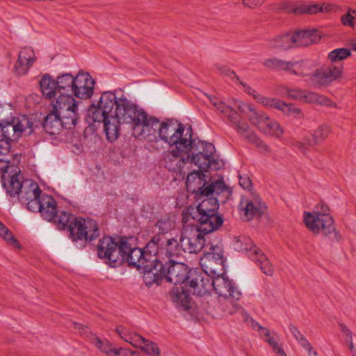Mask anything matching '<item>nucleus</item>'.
Here are the masks:
<instances>
[{"instance_id":"9d476101","label":"nucleus","mask_w":356,"mask_h":356,"mask_svg":"<svg viewBox=\"0 0 356 356\" xmlns=\"http://www.w3.org/2000/svg\"><path fill=\"white\" fill-rule=\"evenodd\" d=\"M129 114L125 118L124 123L132 125L133 135L139 139L155 137L160 127V121L155 117L147 114L136 104L129 110Z\"/></svg>"},{"instance_id":"864d4df0","label":"nucleus","mask_w":356,"mask_h":356,"mask_svg":"<svg viewBox=\"0 0 356 356\" xmlns=\"http://www.w3.org/2000/svg\"><path fill=\"white\" fill-rule=\"evenodd\" d=\"M43 195L39 196V197L33 198V200H28L27 202H24V204L26 205L27 209L31 211H39L42 208L43 204Z\"/></svg>"},{"instance_id":"393cba45","label":"nucleus","mask_w":356,"mask_h":356,"mask_svg":"<svg viewBox=\"0 0 356 356\" xmlns=\"http://www.w3.org/2000/svg\"><path fill=\"white\" fill-rule=\"evenodd\" d=\"M224 289H226V294L224 295V305L226 311L229 314L230 310H234V304L238 303L242 296V292L238 286L225 275L224 273Z\"/></svg>"},{"instance_id":"58836bf2","label":"nucleus","mask_w":356,"mask_h":356,"mask_svg":"<svg viewBox=\"0 0 356 356\" xmlns=\"http://www.w3.org/2000/svg\"><path fill=\"white\" fill-rule=\"evenodd\" d=\"M224 76H226L230 79V80H232L234 83H239L243 87V90L248 95L252 96L254 99L257 102V98L256 97L260 96L261 94L257 93L255 90H254L250 86L243 81H241L234 72L229 70H224Z\"/></svg>"},{"instance_id":"6e6552de","label":"nucleus","mask_w":356,"mask_h":356,"mask_svg":"<svg viewBox=\"0 0 356 356\" xmlns=\"http://www.w3.org/2000/svg\"><path fill=\"white\" fill-rule=\"evenodd\" d=\"M186 186L189 193L195 194L197 200L210 195H219L222 191V179L211 181L208 170L200 169L190 172L186 178Z\"/></svg>"},{"instance_id":"0e129e2a","label":"nucleus","mask_w":356,"mask_h":356,"mask_svg":"<svg viewBox=\"0 0 356 356\" xmlns=\"http://www.w3.org/2000/svg\"><path fill=\"white\" fill-rule=\"evenodd\" d=\"M339 9V6L336 4H323V13L336 12Z\"/></svg>"},{"instance_id":"774afa93","label":"nucleus","mask_w":356,"mask_h":356,"mask_svg":"<svg viewBox=\"0 0 356 356\" xmlns=\"http://www.w3.org/2000/svg\"><path fill=\"white\" fill-rule=\"evenodd\" d=\"M232 195V188L224 184V197H226L227 200H229L231 199Z\"/></svg>"},{"instance_id":"c03bdc74","label":"nucleus","mask_w":356,"mask_h":356,"mask_svg":"<svg viewBox=\"0 0 356 356\" xmlns=\"http://www.w3.org/2000/svg\"><path fill=\"white\" fill-rule=\"evenodd\" d=\"M310 3H289L286 5L285 9L289 13H292L296 15H300V14H309L310 13V8H311Z\"/></svg>"},{"instance_id":"a19ab883","label":"nucleus","mask_w":356,"mask_h":356,"mask_svg":"<svg viewBox=\"0 0 356 356\" xmlns=\"http://www.w3.org/2000/svg\"><path fill=\"white\" fill-rule=\"evenodd\" d=\"M235 313L241 314L244 321L248 323L254 330L259 332V327H262L258 322L254 320L249 316L247 311L241 307L238 303L234 304V310L229 311V314H234Z\"/></svg>"},{"instance_id":"4c0bfd02","label":"nucleus","mask_w":356,"mask_h":356,"mask_svg":"<svg viewBox=\"0 0 356 356\" xmlns=\"http://www.w3.org/2000/svg\"><path fill=\"white\" fill-rule=\"evenodd\" d=\"M116 332L123 340L135 347H138L140 345L139 341L143 340L141 335L131 332L129 328L123 325L118 326Z\"/></svg>"},{"instance_id":"7c9ffc66","label":"nucleus","mask_w":356,"mask_h":356,"mask_svg":"<svg viewBox=\"0 0 356 356\" xmlns=\"http://www.w3.org/2000/svg\"><path fill=\"white\" fill-rule=\"evenodd\" d=\"M39 83L44 96L49 99L54 98L56 101L57 100L59 92L57 90L56 80L53 79L49 74H46L41 77Z\"/></svg>"},{"instance_id":"bb28decb","label":"nucleus","mask_w":356,"mask_h":356,"mask_svg":"<svg viewBox=\"0 0 356 356\" xmlns=\"http://www.w3.org/2000/svg\"><path fill=\"white\" fill-rule=\"evenodd\" d=\"M56 83L57 90L59 92L57 100H59L63 96L73 97L72 92L75 83V76L70 73H65L57 76Z\"/></svg>"},{"instance_id":"37998d69","label":"nucleus","mask_w":356,"mask_h":356,"mask_svg":"<svg viewBox=\"0 0 356 356\" xmlns=\"http://www.w3.org/2000/svg\"><path fill=\"white\" fill-rule=\"evenodd\" d=\"M331 128L327 124H322L318 127L313 134V143L310 145H314L323 141L330 134Z\"/></svg>"},{"instance_id":"39448f33","label":"nucleus","mask_w":356,"mask_h":356,"mask_svg":"<svg viewBox=\"0 0 356 356\" xmlns=\"http://www.w3.org/2000/svg\"><path fill=\"white\" fill-rule=\"evenodd\" d=\"M54 109L44 120L40 121L38 127L42 125L49 135L58 134L63 129L74 128L79 119L78 102L74 97L63 96L52 104Z\"/></svg>"},{"instance_id":"680f3d73","label":"nucleus","mask_w":356,"mask_h":356,"mask_svg":"<svg viewBox=\"0 0 356 356\" xmlns=\"http://www.w3.org/2000/svg\"><path fill=\"white\" fill-rule=\"evenodd\" d=\"M266 341L271 346L273 351H276V349L280 347L278 344L277 336L275 334L271 335L268 339H266Z\"/></svg>"},{"instance_id":"e433bc0d","label":"nucleus","mask_w":356,"mask_h":356,"mask_svg":"<svg viewBox=\"0 0 356 356\" xmlns=\"http://www.w3.org/2000/svg\"><path fill=\"white\" fill-rule=\"evenodd\" d=\"M288 71L298 76H309L313 81L314 72L313 73L312 65L309 62H290Z\"/></svg>"},{"instance_id":"ddd939ff","label":"nucleus","mask_w":356,"mask_h":356,"mask_svg":"<svg viewBox=\"0 0 356 356\" xmlns=\"http://www.w3.org/2000/svg\"><path fill=\"white\" fill-rule=\"evenodd\" d=\"M70 238L80 248L86 243L95 240L99 236L97 223L91 218H76L68 226Z\"/></svg>"},{"instance_id":"6e6d98bb","label":"nucleus","mask_w":356,"mask_h":356,"mask_svg":"<svg viewBox=\"0 0 356 356\" xmlns=\"http://www.w3.org/2000/svg\"><path fill=\"white\" fill-rule=\"evenodd\" d=\"M340 329L341 331L346 334L349 338V349L353 353V356H356V348L354 346L353 341V337H352V333L350 330L343 324H340Z\"/></svg>"},{"instance_id":"2eb2a0df","label":"nucleus","mask_w":356,"mask_h":356,"mask_svg":"<svg viewBox=\"0 0 356 356\" xmlns=\"http://www.w3.org/2000/svg\"><path fill=\"white\" fill-rule=\"evenodd\" d=\"M183 230L179 241L181 243L184 252L197 253L200 252L205 243L204 235L211 232H206L201 229V224L194 225L190 222L184 223L183 221Z\"/></svg>"},{"instance_id":"c9c22d12","label":"nucleus","mask_w":356,"mask_h":356,"mask_svg":"<svg viewBox=\"0 0 356 356\" xmlns=\"http://www.w3.org/2000/svg\"><path fill=\"white\" fill-rule=\"evenodd\" d=\"M230 245L236 251H249L254 252L257 249L253 244L252 239L247 236H240L234 237L230 240Z\"/></svg>"},{"instance_id":"412c9836","label":"nucleus","mask_w":356,"mask_h":356,"mask_svg":"<svg viewBox=\"0 0 356 356\" xmlns=\"http://www.w3.org/2000/svg\"><path fill=\"white\" fill-rule=\"evenodd\" d=\"M95 80L88 72L79 71L75 76L72 95L81 99L90 98L94 93Z\"/></svg>"},{"instance_id":"bf43d9fd","label":"nucleus","mask_w":356,"mask_h":356,"mask_svg":"<svg viewBox=\"0 0 356 356\" xmlns=\"http://www.w3.org/2000/svg\"><path fill=\"white\" fill-rule=\"evenodd\" d=\"M310 143H313V140H306L305 141H297L295 144V146L302 154H306L308 150V147L311 146L309 145Z\"/></svg>"},{"instance_id":"f8f14e48","label":"nucleus","mask_w":356,"mask_h":356,"mask_svg":"<svg viewBox=\"0 0 356 356\" xmlns=\"http://www.w3.org/2000/svg\"><path fill=\"white\" fill-rule=\"evenodd\" d=\"M192 133H189V141L191 148L188 149L190 154L189 163H193L204 170L209 169H218L219 168L217 161L215 159V147L213 144L205 141L192 139Z\"/></svg>"},{"instance_id":"f3484780","label":"nucleus","mask_w":356,"mask_h":356,"mask_svg":"<svg viewBox=\"0 0 356 356\" xmlns=\"http://www.w3.org/2000/svg\"><path fill=\"white\" fill-rule=\"evenodd\" d=\"M158 265L161 268L163 279L175 285L180 284L186 285L189 273L192 270H188L187 266L184 264L175 261L166 262L165 264H162L160 261Z\"/></svg>"},{"instance_id":"49530a36","label":"nucleus","mask_w":356,"mask_h":356,"mask_svg":"<svg viewBox=\"0 0 356 356\" xmlns=\"http://www.w3.org/2000/svg\"><path fill=\"white\" fill-rule=\"evenodd\" d=\"M263 65L269 69L288 70L289 69L290 62H286L276 58H272L265 60Z\"/></svg>"},{"instance_id":"603ef678","label":"nucleus","mask_w":356,"mask_h":356,"mask_svg":"<svg viewBox=\"0 0 356 356\" xmlns=\"http://www.w3.org/2000/svg\"><path fill=\"white\" fill-rule=\"evenodd\" d=\"M173 224L169 218L160 219L157 221L156 227L159 229V234L165 235L167 232L172 229Z\"/></svg>"},{"instance_id":"dca6fc26","label":"nucleus","mask_w":356,"mask_h":356,"mask_svg":"<svg viewBox=\"0 0 356 356\" xmlns=\"http://www.w3.org/2000/svg\"><path fill=\"white\" fill-rule=\"evenodd\" d=\"M227 118L232 122L234 129L245 140L259 148L262 153H270V149L253 131L250 125L238 114H227Z\"/></svg>"},{"instance_id":"4d7b16f0","label":"nucleus","mask_w":356,"mask_h":356,"mask_svg":"<svg viewBox=\"0 0 356 356\" xmlns=\"http://www.w3.org/2000/svg\"><path fill=\"white\" fill-rule=\"evenodd\" d=\"M238 183L240 186L245 190H249L252 187V181L247 175H238Z\"/></svg>"},{"instance_id":"0eeeda50","label":"nucleus","mask_w":356,"mask_h":356,"mask_svg":"<svg viewBox=\"0 0 356 356\" xmlns=\"http://www.w3.org/2000/svg\"><path fill=\"white\" fill-rule=\"evenodd\" d=\"M39 124L40 122L35 118L26 115L12 117L1 121L0 123L1 127L0 141L6 142L8 148L4 154H0V159L7 161L8 168L10 163L8 159L11 148L10 141L17 140L23 134L25 136L31 134L35 129L38 128Z\"/></svg>"},{"instance_id":"4be33fe9","label":"nucleus","mask_w":356,"mask_h":356,"mask_svg":"<svg viewBox=\"0 0 356 356\" xmlns=\"http://www.w3.org/2000/svg\"><path fill=\"white\" fill-rule=\"evenodd\" d=\"M191 147H186V148H177L172 149L170 152L165 154L164 161L166 167L173 172L181 171L186 163H189L190 154H188V149Z\"/></svg>"},{"instance_id":"4468645a","label":"nucleus","mask_w":356,"mask_h":356,"mask_svg":"<svg viewBox=\"0 0 356 356\" xmlns=\"http://www.w3.org/2000/svg\"><path fill=\"white\" fill-rule=\"evenodd\" d=\"M147 250H150L157 259L160 257L173 261L184 252L180 241L173 237H167L165 235L156 234L147 243Z\"/></svg>"},{"instance_id":"c756f323","label":"nucleus","mask_w":356,"mask_h":356,"mask_svg":"<svg viewBox=\"0 0 356 356\" xmlns=\"http://www.w3.org/2000/svg\"><path fill=\"white\" fill-rule=\"evenodd\" d=\"M158 264H160L159 261L151 264L147 269L140 270L144 273L143 280L148 286H151L155 283L159 284L163 279L161 268H159Z\"/></svg>"},{"instance_id":"5fc2aeb1","label":"nucleus","mask_w":356,"mask_h":356,"mask_svg":"<svg viewBox=\"0 0 356 356\" xmlns=\"http://www.w3.org/2000/svg\"><path fill=\"white\" fill-rule=\"evenodd\" d=\"M8 148V143L4 141H0V154H4ZM8 170V163L5 160L0 159V171L6 172Z\"/></svg>"},{"instance_id":"8fccbe9b","label":"nucleus","mask_w":356,"mask_h":356,"mask_svg":"<svg viewBox=\"0 0 356 356\" xmlns=\"http://www.w3.org/2000/svg\"><path fill=\"white\" fill-rule=\"evenodd\" d=\"M356 19V10L348 8L345 14L341 16V22L345 26L354 28Z\"/></svg>"},{"instance_id":"c85d7f7f","label":"nucleus","mask_w":356,"mask_h":356,"mask_svg":"<svg viewBox=\"0 0 356 356\" xmlns=\"http://www.w3.org/2000/svg\"><path fill=\"white\" fill-rule=\"evenodd\" d=\"M294 47H306L316 43L320 37L315 30H302L292 33Z\"/></svg>"},{"instance_id":"338daca9","label":"nucleus","mask_w":356,"mask_h":356,"mask_svg":"<svg viewBox=\"0 0 356 356\" xmlns=\"http://www.w3.org/2000/svg\"><path fill=\"white\" fill-rule=\"evenodd\" d=\"M318 13H323L322 5L317 3H312L311 5L309 15L316 14Z\"/></svg>"},{"instance_id":"7ed1b4c3","label":"nucleus","mask_w":356,"mask_h":356,"mask_svg":"<svg viewBox=\"0 0 356 356\" xmlns=\"http://www.w3.org/2000/svg\"><path fill=\"white\" fill-rule=\"evenodd\" d=\"M97 254L106 263L113 266L121 260H126L129 266L136 267L138 270L147 269L151 264L157 261L156 255L147 250V244L142 250L132 248L129 243L122 239L118 244L111 237L105 236L99 240L97 245Z\"/></svg>"},{"instance_id":"b1692460","label":"nucleus","mask_w":356,"mask_h":356,"mask_svg":"<svg viewBox=\"0 0 356 356\" xmlns=\"http://www.w3.org/2000/svg\"><path fill=\"white\" fill-rule=\"evenodd\" d=\"M36 60L33 49L25 47L19 51L17 60L14 65L13 72L18 76L25 75Z\"/></svg>"},{"instance_id":"f257e3e1","label":"nucleus","mask_w":356,"mask_h":356,"mask_svg":"<svg viewBox=\"0 0 356 356\" xmlns=\"http://www.w3.org/2000/svg\"><path fill=\"white\" fill-rule=\"evenodd\" d=\"M134 105L124 96L118 98L114 92L106 91L102 94L97 106L92 105L90 112L94 122L104 123L106 137L113 141L118 138L120 124Z\"/></svg>"},{"instance_id":"5701e85b","label":"nucleus","mask_w":356,"mask_h":356,"mask_svg":"<svg viewBox=\"0 0 356 356\" xmlns=\"http://www.w3.org/2000/svg\"><path fill=\"white\" fill-rule=\"evenodd\" d=\"M343 70V64H332L314 72L313 81L321 85L329 84L341 77Z\"/></svg>"},{"instance_id":"aec40b11","label":"nucleus","mask_w":356,"mask_h":356,"mask_svg":"<svg viewBox=\"0 0 356 356\" xmlns=\"http://www.w3.org/2000/svg\"><path fill=\"white\" fill-rule=\"evenodd\" d=\"M286 96L304 103H316L320 105L337 108V104L323 95L297 88H285Z\"/></svg>"},{"instance_id":"13d9d810","label":"nucleus","mask_w":356,"mask_h":356,"mask_svg":"<svg viewBox=\"0 0 356 356\" xmlns=\"http://www.w3.org/2000/svg\"><path fill=\"white\" fill-rule=\"evenodd\" d=\"M115 356H140L138 351L120 348L116 349Z\"/></svg>"},{"instance_id":"a211bd4d","label":"nucleus","mask_w":356,"mask_h":356,"mask_svg":"<svg viewBox=\"0 0 356 356\" xmlns=\"http://www.w3.org/2000/svg\"><path fill=\"white\" fill-rule=\"evenodd\" d=\"M266 205L256 193L243 196L240 202V214L245 220L260 218L266 210Z\"/></svg>"},{"instance_id":"72a5a7b5","label":"nucleus","mask_w":356,"mask_h":356,"mask_svg":"<svg viewBox=\"0 0 356 356\" xmlns=\"http://www.w3.org/2000/svg\"><path fill=\"white\" fill-rule=\"evenodd\" d=\"M249 257L254 261L255 264L259 266L261 271L266 275H272L273 274V267L269 259L258 249H254V252H250Z\"/></svg>"},{"instance_id":"2f4dec72","label":"nucleus","mask_w":356,"mask_h":356,"mask_svg":"<svg viewBox=\"0 0 356 356\" xmlns=\"http://www.w3.org/2000/svg\"><path fill=\"white\" fill-rule=\"evenodd\" d=\"M19 177L18 174L8 176L7 179L5 174L1 176L2 186L6 189L7 194L12 197H17L24 184V181H20Z\"/></svg>"},{"instance_id":"de8ad7c7","label":"nucleus","mask_w":356,"mask_h":356,"mask_svg":"<svg viewBox=\"0 0 356 356\" xmlns=\"http://www.w3.org/2000/svg\"><path fill=\"white\" fill-rule=\"evenodd\" d=\"M74 218H76L70 213L62 211L59 215L57 214V218H54V222L56 224L59 229H68L69 224H70Z\"/></svg>"},{"instance_id":"052dcab7","label":"nucleus","mask_w":356,"mask_h":356,"mask_svg":"<svg viewBox=\"0 0 356 356\" xmlns=\"http://www.w3.org/2000/svg\"><path fill=\"white\" fill-rule=\"evenodd\" d=\"M266 0H243V4L244 6L249 8H255L261 6Z\"/></svg>"},{"instance_id":"f03ea898","label":"nucleus","mask_w":356,"mask_h":356,"mask_svg":"<svg viewBox=\"0 0 356 356\" xmlns=\"http://www.w3.org/2000/svg\"><path fill=\"white\" fill-rule=\"evenodd\" d=\"M202 268L204 273L193 270L189 273L186 287L193 294L203 296L214 291L218 297L222 296V249L211 246L205 257Z\"/></svg>"},{"instance_id":"cd10ccee","label":"nucleus","mask_w":356,"mask_h":356,"mask_svg":"<svg viewBox=\"0 0 356 356\" xmlns=\"http://www.w3.org/2000/svg\"><path fill=\"white\" fill-rule=\"evenodd\" d=\"M294 36L292 32H287L275 35L271 38L268 47L270 49L285 50L294 47Z\"/></svg>"},{"instance_id":"6ab92c4d","label":"nucleus","mask_w":356,"mask_h":356,"mask_svg":"<svg viewBox=\"0 0 356 356\" xmlns=\"http://www.w3.org/2000/svg\"><path fill=\"white\" fill-rule=\"evenodd\" d=\"M257 98V103L267 109H275L280 111L284 115L293 117L296 119L303 118L302 110L293 104H288L280 99L261 95Z\"/></svg>"},{"instance_id":"e2e57ef3","label":"nucleus","mask_w":356,"mask_h":356,"mask_svg":"<svg viewBox=\"0 0 356 356\" xmlns=\"http://www.w3.org/2000/svg\"><path fill=\"white\" fill-rule=\"evenodd\" d=\"M74 327L79 330L81 334H87L89 332V328L88 327H85L83 325L78 323H73Z\"/></svg>"},{"instance_id":"473e14b6","label":"nucleus","mask_w":356,"mask_h":356,"mask_svg":"<svg viewBox=\"0 0 356 356\" xmlns=\"http://www.w3.org/2000/svg\"><path fill=\"white\" fill-rule=\"evenodd\" d=\"M42 204L40 211L42 216L48 221H54L58 214L56 200L52 196L44 194Z\"/></svg>"},{"instance_id":"09e8293b","label":"nucleus","mask_w":356,"mask_h":356,"mask_svg":"<svg viewBox=\"0 0 356 356\" xmlns=\"http://www.w3.org/2000/svg\"><path fill=\"white\" fill-rule=\"evenodd\" d=\"M93 343L98 349L108 356H115L117 348L113 347L108 341H104L99 338H95Z\"/></svg>"},{"instance_id":"f704fd0d","label":"nucleus","mask_w":356,"mask_h":356,"mask_svg":"<svg viewBox=\"0 0 356 356\" xmlns=\"http://www.w3.org/2000/svg\"><path fill=\"white\" fill-rule=\"evenodd\" d=\"M170 297L177 306L182 307L184 310L191 308V299L183 286L174 288L170 292Z\"/></svg>"},{"instance_id":"9b49d317","label":"nucleus","mask_w":356,"mask_h":356,"mask_svg":"<svg viewBox=\"0 0 356 356\" xmlns=\"http://www.w3.org/2000/svg\"><path fill=\"white\" fill-rule=\"evenodd\" d=\"M184 130L183 124L172 119H168L161 122L157 134L160 139L169 145H175L179 149L186 148L191 145L189 133H192V129L191 127L188 128L184 135Z\"/></svg>"},{"instance_id":"a18cd8bd","label":"nucleus","mask_w":356,"mask_h":356,"mask_svg":"<svg viewBox=\"0 0 356 356\" xmlns=\"http://www.w3.org/2000/svg\"><path fill=\"white\" fill-rule=\"evenodd\" d=\"M143 340L139 341L140 345L138 347L140 348L142 350L151 356L160 355V350L155 343L149 341L144 337H143Z\"/></svg>"},{"instance_id":"a878e982","label":"nucleus","mask_w":356,"mask_h":356,"mask_svg":"<svg viewBox=\"0 0 356 356\" xmlns=\"http://www.w3.org/2000/svg\"><path fill=\"white\" fill-rule=\"evenodd\" d=\"M42 191L36 182L33 180L26 179L24 181V184L17 196L18 197L19 201L22 204H24V202H27L28 200L39 197Z\"/></svg>"},{"instance_id":"69168bd1","label":"nucleus","mask_w":356,"mask_h":356,"mask_svg":"<svg viewBox=\"0 0 356 356\" xmlns=\"http://www.w3.org/2000/svg\"><path fill=\"white\" fill-rule=\"evenodd\" d=\"M259 335L262 337L265 341L266 339H268L271 337V334L270 330L265 327H259Z\"/></svg>"},{"instance_id":"20e7f679","label":"nucleus","mask_w":356,"mask_h":356,"mask_svg":"<svg viewBox=\"0 0 356 356\" xmlns=\"http://www.w3.org/2000/svg\"><path fill=\"white\" fill-rule=\"evenodd\" d=\"M238 112L245 115L250 122L262 134L280 138L284 129L280 123L270 118L265 111L256 108L252 104L232 98L224 104V115H233Z\"/></svg>"},{"instance_id":"423d86ee","label":"nucleus","mask_w":356,"mask_h":356,"mask_svg":"<svg viewBox=\"0 0 356 356\" xmlns=\"http://www.w3.org/2000/svg\"><path fill=\"white\" fill-rule=\"evenodd\" d=\"M210 195L203 197L196 208L188 207L182 213V221L188 222L191 220L201 224V229L206 232H213L222 224V219L218 214L219 203L218 199Z\"/></svg>"},{"instance_id":"ea45409f","label":"nucleus","mask_w":356,"mask_h":356,"mask_svg":"<svg viewBox=\"0 0 356 356\" xmlns=\"http://www.w3.org/2000/svg\"><path fill=\"white\" fill-rule=\"evenodd\" d=\"M351 56V51L346 48H337L330 51L327 60L332 64H340L339 62Z\"/></svg>"},{"instance_id":"1a4fd4ad","label":"nucleus","mask_w":356,"mask_h":356,"mask_svg":"<svg viewBox=\"0 0 356 356\" xmlns=\"http://www.w3.org/2000/svg\"><path fill=\"white\" fill-rule=\"evenodd\" d=\"M305 222L307 227L314 234L322 233L325 236L339 241L341 236L335 231L334 220L329 213V209L325 204L318 205L313 213L305 212Z\"/></svg>"},{"instance_id":"79ce46f5","label":"nucleus","mask_w":356,"mask_h":356,"mask_svg":"<svg viewBox=\"0 0 356 356\" xmlns=\"http://www.w3.org/2000/svg\"><path fill=\"white\" fill-rule=\"evenodd\" d=\"M0 237H1L8 245L18 250L21 249V245L17 239L13 236V233L0 222Z\"/></svg>"},{"instance_id":"3c124183","label":"nucleus","mask_w":356,"mask_h":356,"mask_svg":"<svg viewBox=\"0 0 356 356\" xmlns=\"http://www.w3.org/2000/svg\"><path fill=\"white\" fill-rule=\"evenodd\" d=\"M289 330L293 337L298 341V342L300 344L302 348H309V342L308 340L304 337V335L300 332L298 328L292 325H289Z\"/></svg>"}]
</instances>
